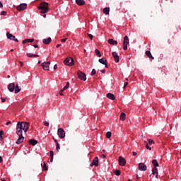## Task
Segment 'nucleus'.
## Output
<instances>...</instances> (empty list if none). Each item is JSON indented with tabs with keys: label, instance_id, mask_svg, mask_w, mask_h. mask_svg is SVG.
<instances>
[{
	"label": "nucleus",
	"instance_id": "5",
	"mask_svg": "<svg viewBox=\"0 0 181 181\" xmlns=\"http://www.w3.org/2000/svg\"><path fill=\"white\" fill-rule=\"evenodd\" d=\"M129 44V39L128 38V36L125 35L124 37V42H123L124 50H127L128 49Z\"/></svg>",
	"mask_w": 181,
	"mask_h": 181
},
{
	"label": "nucleus",
	"instance_id": "36",
	"mask_svg": "<svg viewBox=\"0 0 181 181\" xmlns=\"http://www.w3.org/2000/svg\"><path fill=\"white\" fill-rule=\"evenodd\" d=\"M95 73H97V71H95V69H93L90 74V76H94V74H95Z\"/></svg>",
	"mask_w": 181,
	"mask_h": 181
},
{
	"label": "nucleus",
	"instance_id": "54",
	"mask_svg": "<svg viewBox=\"0 0 181 181\" xmlns=\"http://www.w3.org/2000/svg\"><path fill=\"white\" fill-rule=\"evenodd\" d=\"M136 179H141V177H139L138 175H136Z\"/></svg>",
	"mask_w": 181,
	"mask_h": 181
},
{
	"label": "nucleus",
	"instance_id": "18",
	"mask_svg": "<svg viewBox=\"0 0 181 181\" xmlns=\"http://www.w3.org/2000/svg\"><path fill=\"white\" fill-rule=\"evenodd\" d=\"M50 42H52V38L50 37L47 39L42 40V43H44V45H49Z\"/></svg>",
	"mask_w": 181,
	"mask_h": 181
},
{
	"label": "nucleus",
	"instance_id": "59",
	"mask_svg": "<svg viewBox=\"0 0 181 181\" xmlns=\"http://www.w3.org/2000/svg\"><path fill=\"white\" fill-rule=\"evenodd\" d=\"M9 124H11V122H8L6 124V125H9Z\"/></svg>",
	"mask_w": 181,
	"mask_h": 181
},
{
	"label": "nucleus",
	"instance_id": "22",
	"mask_svg": "<svg viewBox=\"0 0 181 181\" xmlns=\"http://www.w3.org/2000/svg\"><path fill=\"white\" fill-rule=\"evenodd\" d=\"M15 94H18V93H19L21 91V86H19V85L16 84L15 88Z\"/></svg>",
	"mask_w": 181,
	"mask_h": 181
},
{
	"label": "nucleus",
	"instance_id": "62",
	"mask_svg": "<svg viewBox=\"0 0 181 181\" xmlns=\"http://www.w3.org/2000/svg\"><path fill=\"white\" fill-rule=\"evenodd\" d=\"M3 139V136H0V139Z\"/></svg>",
	"mask_w": 181,
	"mask_h": 181
},
{
	"label": "nucleus",
	"instance_id": "30",
	"mask_svg": "<svg viewBox=\"0 0 181 181\" xmlns=\"http://www.w3.org/2000/svg\"><path fill=\"white\" fill-rule=\"evenodd\" d=\"M95 54L98 57H101V52H100V50L95 49Z\"/></svg>",
	"mask_w": 181,
	"mask_h": 181
},
{
	"label": "nucleus",
	"instance_id": "13",
	"mask_svg": "<svg viewBox=\"0 0 181 181\" xmlns=\"http://www.w3.org/2000/svg\"><path fill=\"white\" fill-rule=\"evenodd\" d=\"M28 8V5L26 4H21L17 6V11H24Z\"/></svg>",
	"mask_w": 181,
	"mask_h": 181
},
{
	"label": "nucleus",
	"instance_id": "37",
	"mask_svg": "<svg viewBox=\"0 0 181 181\" xmlns=\"http://www.w3.org/2000/svg\"><path fill=\"white\" fill-rule=\"evenodd\" d=\"M148 142L150 145H152V144H153V140L151 139H148Z\"/></svg>",
	"mask_w": 181,
	"mask_h": 181
},
{
	"label": "nucleus",
	"instance_id": "3",
	"mask_svg": "<svg viewBox=\"0 0 181 181\" xmlns=\"http://www.w3.org/2000/svg\"><path fill=\"white\" fill-rule=\"evenodd\" d=\"M64 63L66 66H73L74 64V59H73L71 57H66Z\"/></svg>",
	"mask_w": 181,
	"mask_h": 181
},
{
	"label": "nucleus",
	"instance_id": "32",
	"mask_svg": "<svg viewBox=\"0 0 181 181\" xmlns=\"http://www.w3.org/2000/svg\"><path fill=\"white\" fill-rule=\"evenodd\" d=\"M115 175H116V176H119V175H121V171H119V170H117L115 172Z\"/></svg>",
	"mask_w": 181,
	"mask_h": 181
},
{
	"label": "nucleus",
	"instance_id": "45",
	"mask_svg": "<svg viewBox=\"0 0 181 181\" xmlns=\"http://www.w3.org/2000/svg\"><path fill=\"white\" fill-rule=\"evenodd\" d=\"M59 94L63 96L64 94H63V90H59Z\"/></svg>",
	"mask_w": 181,
	"mask_h": 181
},
{
	"label": "nucleus",
	"instance_id": "2",
	"mask_svg": "<svg viewBox=\"0 0 181 181\" xmlns=\"http://www.w3.org/2000/svg\"><path fill=\"white\" fill-rule=\"evenodd\" d=\"M38 9H40V13H42V16L43 18H46V13H47V12H49V3L42 2L40 4Z\"/></svg>",
	"mask_w": 181,
	"mask_h": 181
},
{
	"label": "nucleus",
	"instance_id": "44",
	"mask_svg": "<svg viewBox=\"0 0 181 181\" xmlns=\"http://www.w3.org/2000/svg\"><path fill=\"white\" fill-rule=\"evenodd\" d=\"M66 40H67V38H64L61 40V42H62V43H64V42H66Z\"/></svg>",
	"mask_w": 181,
	"mask_h": 181
},
{
	"label": "nucleus",
	"instance_id": "9",
	"mask_svg": "<svg viewBox=\"0 0 181 181\" xmlns=\"http://www.w3.org/2000/svg\"><path fill=\"white\" fill-rule=\"evenodd\" d=\"M138 168H139V170L145 172V170L148 169V167H146V165H145L144 163H139Z\"/></svg>",
	"mask_w": 181,
	"mask_h": 181
},
{
	"label": "nucleus",
	"instance_id": "41",
	"mask_svg": "<svg viewBox=\"0 0 181 181\" xmlns=\"http://www.w3.org/2000/svg\"><path fill=\"white\" fill-rule=\"evenodd\" d=\"M146 149H149V151H151V149H152V148H151V147L148 145V143H146Z\"/></svg>",
	"mask_w": 181,
	"mask_h": 181
},
{
	"label": "nucleus",
	"instance_id": "34",
	"mask_svg": "<svg viewBox=\"0 0 181 181\" xmlns=\"http://www.w3.org/2000/svg\"><path fill=\"white\" fill-rule=\"evenodd\" d=\"M56 149L57 152H59V150L60 149V144H59V143L56 144Z\"/></svg>",
	"mask_w": 181,
	"mask_h": 181
},
{
	"label": "nucleus",
	"instance_id": "49",
	"mask_svg": "<svg viewBox=\"0 0 181 181\" xmlns=\"http://www.w3.org/2000/svg\"><path fill=\"white\" fill-rule=\"evenodd\" d=\"M133 156H136V155H137V153L136 152H135V151H133Z\"/></svg>",
	"mask_w": 181,
	"mask_h": 181
},
{
	"label": "nucleus",
	"instance_id": "57",
	"mask_svg": "<svg viewBox=\"0 0 181 181\" xmlns=\"http://www.w3.org/2000/svg\"><path fill=\"white\" fill-rule=\"evenodd\" d=\"M50 162H53V157H50Z\"/></svg>",
	"mask_w": 181,
	"mask_h": 181
},
{
	"label": "nucleus",
	"instance_id": "23",
	"mask_svg": "<svg viewBox=\"0 0 181 181\" xmlns=\"http://www.w3.org/2000/svg\"><path fill=\"white\" fill-rule=\"evenodd\" d=\"M103 13H105V15H110V8L109 7L104 8Z\"/></svg>",
	"mask_w": 181,
	"mask_h": 181
},
{
	"label": "nucleus",
	"instance_id": "35",
	"mask_svg": "<svg viewBox=\"0 0 181 181\" xmlns=\"http://www.w3.org/2000/svg\"><path fill=\"white\" fill-rule=\"evenodd\" d=\"M49 156L50 158H53V156H54V153L53 152V151H49Z\"/></svg>",
	"mask_w": 181,
	"mask_h": 181
},
{
	"label": "nucleus",
	"instance_id": "7",
	"mask_svg": "<svg viewBox=\"0 0 181 181\" xmlns=\"http://www.w3.org/2000/svg\"><path fill=\"white\" fill-rule=\"evenodd\" d=\"M6 36H7V39H9L10 40H13L14 42H19V40H18V38H16L15 37V35H12L11 33H6Z\"/></svg>",
	"mask_w": 181,
	"mask_h": 181
},
{
	"label": "nucleus",
	"instance_id": "61",
	"mask_svg": "<svg viewBox=\"0 0 181 181\" xmlns=\"http://www.w3.org/2000/svg\"><path fill=\"white\" fill-rule=\"evenodd\" d=\"M19 63H20L21 66H23V63H22V62H19Z\"/></svg>",
	"mask_w": 181,
	"mask_h": 181
},
{
	"label": "nucleus",
	"instance_id": "28",
	"mask_svg": "<svg viewBox=\"0 0 181 181\" xmlns=\"http://www.w3.org/2000/svg\"><path fill=\"white\" fill-rule=\"evenodd\" d=\"M152 175H158V168L153 167L152 169Z\"/></svg>",
	"mask_w": 181,
	"mask_h": 181
},
{
	"label": "nucleus",
	"instance_id": "11",
	"mask_svg": "<svg viewBox=\"0 0 181 181\" xmlns=\"http://www.w3.org/2000/svg\"><path fill=\"white\" fill-rule=\"evenodd\" d=\"M112 57L115 59V63H119V56L118 55V53L116 52H112Z\"/></svg>",
	"mask_w": 181,
	"mask_h": 181
},
{
	"label": "nucleus",
	"instance_id": "17",
	"mask_svg": "<svg viewBox=\"0 0 181 181\" xmlns=\"http://www.w3.org/2000/svg\"><path fill=\"white\" fill-rule=\"evenodd\" d=\"M107 43H109V45H112L113 46L118 45V42L114 39H109Z\"/></svg>",
	"mask_w": 181,
	"mask_h": 181
},
{
	"label": "nucleus",
	"instance_id": "48",
	"mask_svg": "<svg viewBox=\"0 0 181 181\" xmlns=\"http://www.w3.org/2000/svg\"><path fill=\"white\" fill-rule=\"evenodd\" d=\"M127 86H128V82H125V83H124V88H125V87H127Z\"/></svg>",
	"mask_w": 181,
	"mask_h": 181
},
{
	"label": "nucleus",
	"instance_id": "53",
	"mask_svg": "<svg viewBox=\"0 0 181 181\" xmlns=\"http://www.w3.org/2000/svg\"><path fill=\"white\" fill-rule=\"evenodd\" d=\"M0 8H4V4L0 2Z\"/></svg>",
	"mask_w": 181,
	"mask_h": 181
},
{
	"label": "nucleus",
	"instance_id": "16",
	"mask_svg": "<svg viewBox=\"0 0 181 181\" xmlns=\"http://www.w3.org/2000/svg\"><path fill=\"white\" fill-rule=\"evenodd\" d=\"M98 62L99 63H101V64H104L106 68H108L107 62V59H105V58L99 59Z\"/></svg>",
	"mask_w": 181,
	"mask_h": 181
},
{
	"label": "nucleus",
	"instance_id": "39",
	"mask_svg": "<svg viewBox=\"0 0 181 181\" xmlns=\"http://www.w3.org/2000/svg\"><path fill=\"white\" fill-rule=\"evenodd\" d=\"M0 15L3 16H6V11H1Z\"/></svg>",
	"mask_w": 181,
	"mask_h": 181
},
{
	"label": "nucleus",
	"instance_id": "20",
	"mask_svg": "<svg viewBox=\"0 0 181 181\" xmlns=\"http://www.w3.org/2000/svg\"><path fill=\"white\" fill-rule=\"evenodd\" d=\"M106 97L107 98H109V100H115V96L114 95V94H112V93H107V95H106Z\"/></svg>",
	"mask_w": 181,
	"mask_h": 181
},
{
	"label": "nucleus",
	"instance_id": "40",
	"mask_svg": "<svg viewBox=\"0 0 181 181\" xmlns=\"http://www.w3.org/2000/svg\"><path fill=\"white\" fill-rule=\"evenodd\" d=\"M44 125H45V127H49V122L45 121V122H44Z\"/></svg>",
	"mask_w": 181,
	"mask_h": 181
},
{
	"label": "nucleus",
	"instance_id": "43",
	"mask_svg": "<svg viewBox=\"0 0 181 181\" xmlns=\"http://www.w3.org/2000/svg\"><path fill=\"white\" fill-rule=\"evenodd\" d=\"M1 103H5V101H6L7 98H1Z\"/></svg>",
	"mask_w": 181,
	"mask_h": 181
},
{
	"label": "nucleus",
	"instance_id": "51",
	"mask_svg": "<svg viewBox=\"0 0 181 181\" xmlns=\"http://www.w3.org/2000/svg\"><path fill=\"white\" fill-rule=\"evenodd\" d=\"M2 135H4V132L1 130L0 131V136H2Z\"/></svg>",
	"mask_w": 181,
	"mask_h": 181
},
{
	"label": "nucleus",
	"instance_id": "60",
	"mask_svg": "<svg viewBox=\"0 0 181 181\" xmlns=\"http://www.w3.org/2000/svg\"><path fill=\"white\" fill-rule=\"evenodd\" d=\"M102 158H107V156L103 154V155H102Z\"/></svg>",
	"mask_w": 181,
	"mask_h": 181
},
{
	"label": "nucleus",
	"instance_id": "12",
	"mask_svg": "<svg viewBox=\"0 0 181 181\" xmlns=\"http://www.w3.org/2000/svg\"><path fill=\"white\" fill-rule=\"evenodd\" d=\"M18 136V140L16 141V144L18 145H21V144H22V142H23V139H25V137H23V135L21 134H17Z\"/></svg>",
	"mask_w": 181,
	"mask_h": 181
},
{
	"label": "nucleus",
	"instance_id": "24",
	"mask_svg": "<svg viewBox=\"0 0 181 181\" xmlns=\"http://www.w3.org/2000/svg\"><path fill=\"white\" fill-rule=\"evenodd\" d=\"M26 56H27V57H39L38 54H34L32 53H27Z\"/></svg>",
	"mask_w": 181,
	"mask_h": 181
},
{
	"label": "nucleus",
	"instance_id": "56",
	"mask_svg": "<svg viewBox=\"0 0 181 181\" xmlns=\"http://www.w3.org/2000/svg\"><path fill=\"white\" fill-rule=\"evenodd\" d=\"M61 46H62L61 44H58V45H57V47L59 48V47H61Z\"/></svg>",
	"mask_w": 181,
	"mask_h": 181
},
{
	"label": "nucleus",
	"instance_id": "46",
	"mask_svg": "<svg viewBox=\"0 0 181 181\" xmlns=\"http://www.w3.org/2000/svg\"><path fill=\"white\" fill-rule=\"evenodd\" d=\"M25 43H28V39L23 40V44L25 45Z\"/></svg>",
	"mask_w": 181,
	"mask_h": 181
},
{
	"label": "nucleus",
	"instance_id": "55",
	"mask_svg": "<svg viewBox=\"0 0 181 181\" xmlns=\"http://www.w3.org/2000/svg\"><path fill=\"white\" fill-rule=\"evenodd\" d=\"M100 71H101V73H105V69H103Z\"/></svg>",
	"mask_w": 181,
	"mask_h": 181
},
{
	"label": "nucleus",
	"instance_id": "25",
	"mask_svg": "<svg viewBox=\"0 0 181 181\" xmlns=\"http://www.w3.org/2000/svg\"><path fill=\"white\" fill-rule=\"evenodd\" d=\"M146 55L149 57V59H152L153 60L155 59L153 56L152 54L151 53V51H146Z\"/></svg>",
	"mask_w": 181,
	"mask_h": 181
},
{
	"label": "nucleus",
	"instance_id": "52",
	"mask_svg": "<svg viewBox=\"0 0 181 181\" xmlns=\"http://www.w3.org/2000/svg\"><path fill=\"white\" fill-rule=\"evenodd\" d=\"M3 159H2V156H0V163H2Z\"/></svg>",
	"mask_w": 181,
	"mask_h": 181
},
{
	"label": "nucleus",
	"instance_id": "8",
	"mask_svg": "<svg viewBox=\"0 0 181 181\" xmlns=\"http://www.w3.org/2000/svg\"><path fill=\"white\" fill-rule=\"evenodd\" d=\"M43 70H49L50 69V62H43L41 64Z\"/></svg>",
	"mask_w": 181,
	"mask_h": 181
},
{
	"label": "nucleus",
	"instance_id": "29",
	"mask_svg": "<svg viewBox=\"0 0 181 181\" xmlns=\"http://www.w3.org/2000/svg\"><path fill=\"white\" fill-rule=\"evenodd\" d=\"M69 87H70V83L67 82L66 85L62 90H63V91H64L65 90H67V88H69Z\"/></svg>",
	"mask_w": 181,
	"mask_h": 181
},
{
	"label": "nucleus",
	"instance_id": "63",
	"mask_svg": "<svg viewBox=\"0 0 181 181\" xmlns=\"http://www.w3.org/2000/svg\"><path fill=\"white\" fill-rule=\"evenodd\" d=\"M156 177L158 178V174H156Z\"/></svg>",
	"mask_w": 181,
	"mask_h": 181
},
{
	"label": "nucleus",
	"instance_id": "64",
	"mask_svg": "<svg viewBox=\"0 0 181 181\" xmlns=\"http://www.w3.org/2000/svg\"><path fill=\"white\" fill-rule=\"evenodd\" d=\"M1 181H5V180H1Z\"/></svg>",
	"mask_w": 181,
	"mask_h": 181
},
{
	"label": "nucleus",
	"instance_id": "47",
	"mask_svg": "<svg viewBox=\"0 0 181 181\" xmlns=\"http://www.w3.org/2000/svg\"><path fill=\"white\" fill-rule=\"evenodd\" d=\"M53 140L54 141L55 144H59V142H57V139H54V137H53Z\"/></svg>",
	"mask_w": 181,
	"mask_h": 181
},
{
	"label": "nucleus",
	"instance_id": "42",
	"mask_svg": "<svg viewBox=\"0 0 181 181\" xmlns=\"http://www.w3.org/2000/svg\"><path fill=\"white\" fill-rule=\"evenodd\" d=\"M88 36L90 39V40H93V35L88 33Z\"/></svg>",
	"mask_w": 181,
	"mask_h": 181
},
{
	"label": "nucleus",
	"instance_id": "10",
	"mask_svg": "<svg viewBox=\"0 0 181 181\" xmlns=\"http://www.w3.org/2000/svg\"><path fill=\"white\" fill-rule=\"evenodd\" d=\"M127 164V160L122 156H119V166H125Z\"/></svg>",
	"mask_w": 181,
	"mask_h": 181
},
{
	"label": "nucleus",
	"instance_id": "19",
	"mask_svg": "<svg viewBox=\"0 0 181 181\" xmlns=\"http://www.w3.org/2000/svg\"><path fill=\"white\" fill-rule=\"evenodd\" d=\"M76 4L79 6H83V5L86 4V1L84 0H76Z\"/></svg>",
	"mask_w": 181,
	"mask_h": 181
},
{
	"label": "nucleus",
	"instance_id": "4",
	"mask_svg": "<svg viewBox=\"0 0 181 181\" xmlns=\"http://www.w3.org/2000/svg\"><path fill=\"white\" fill-rule=\"evenodd\" d=\"M57 134L58 136H59L61 139H64V138L66 137V132H64V129H63V128H59Z\"/></svg>",
	"mask_w": 181,
	"mask_h": 181
},
{
	"label": "nucleus",
	"instance_id": "27",
	"mask_svg": "<svg viewBox=\"0 0 181 181\" xmlns=\"http://www.w3.org/2000/svg\"><path fill=\"white\" fill-rule=\"evenodd\" d=\"M152 163H153L154 168H158V167H159V163H158V160H152Z\"/></svg>",
	"mask_w": 181,
	"mask_h": 181
},
{
	"label": "nucleus",
	"instance_id": "58",
	"mask_svg": "<svg viewBox=\"0 0 181 181\" xmlns=\"http://www.w3.org/2000/svg\"><path fill=\"white\" fill-rule=\"evenodd\" d=\"M33 47H35V48L39 47V46L37 45H34Z\"/></svg>",
	"mask_w": 181,
	"mask_h": 181
},
{
	"label": "nucleus",
	"instance_id": "26",
	"mask_svg": "<svg viewBox=\"0 0 181 181\" xmlns=\"http://www.w3.org/2000/svg\"><path fill=\"white\" fill-rule=\"evenodd\" d=\"M127 117V115H125L124 112H122L120 115V119L121 121H125V117Z\"/></svg>",
	"mask_w": 181,
	"mask_h": 181
},
{
	"label": "nucleus",
	"instance_id": "33",
	"mask_svg": "<svg viewBox=\"0 0 181 181\" xmlns=\"http://www.w3.org/2000/svg\"><path fill=\"white\" fill-rule=\"evenodd\" d=\"M42 170H47V166H46V163L44 162V165L42 166Z\"/></svg>",
	"mask_w": 181,
	"mask_h": 181
},
{
	"label": "nucleus",
	"instance_id": "38",
	"mask_svg": "<svg viewBox=\"0 0 181 181\" xmlns=\"http://www.w3.org/2000/svg\"><path fill=\"white\" fill-rule=\"evenodd\" d=\"M27 42L32 43L33 42H35V39H27Z\"/></svg>",
	"mask_w": 181,
	"mask_h": 181
},
{
	"label": "nucleus",
	"instance_id": "1",
	"mask_svg": "<svg viewBox=\"0 0 181 181\" xmlns=\"http://www.w3.org/2000/svg\"><path fill=\"white\" fill-rule=\"evenodd\" d=\"M29 125L30 124L28 122H19L16 125V134L17 135H21L22 131H24L25 134H26L29 129Z\"/></svg>",
	"mask_w": 181,
	"mask_h": 181
},
{
	"label": "nucleus",
	"instance_id": "6",
	"mask_svg": "<svg viewBox=\"0 0 181 181\" xmlns=\"http://www.w3.org/2000/svg\"><path fill=\"white\" fill-rule=\"evenodd\" d=\"M77 74L80 80H82L83 81H86V80H87L86 74L83 73L81 71H78Z\"/></svg>",
	"mask_w": 181,
	"mask_h": 181
},
{
	"label": "nucleus",
	"instance_id": "21",
	"mask_svg": "<svg viewBox=\"0 0 181 181\" xmlns=\"http://www.w3.org/2000/svg\"><path fill=\"white\" fill-rule=\"evenodd\" d=\"M29 144L32 145L33 146H35V145L37 144V140L35 139H30L29 140Z\"/></svg>",
	"mask_w": 181,
	"mask_h": 181
},
{
	"label": "nucleus",
	"instance_id": "15",
	"mask_svg": "<svg viewBox=\"0 0 181 181\" xmlns=\"http://www.w3.org/2000/svg\"><path fill=\"white\" fill-rule=\"evenodd\" d=\"M90 166L91 168H93V166H98V157H95L93 160L92 163L90 165Z\"/></svg>",
	"mask_w": 181,
	"mask_h": 181
},
{
	"label": "nucleus",
	"instance_id": "31",
	"mask_svg": "<svg viewBox=\"0 0 181 181\" xmlns=\"http://www.w3.org/2000/svg\"><path fill=\"white\" fill-rule=\"evenodd\" d=\"M111 135H112L111 132H107L106 133V138H107V139L111 138Z\"/></svg>",
	"mask_w": 181,
	"mask_h": 181
},
{
	"label": "nucleus",
	"instance_id": "50",
	"mask_svg": "<svg viewBox=\"0 0 181 181\" xmlns=\"http://www.w3.org/2000/svg\"><path fill=\"white\" fill-rule=\"evenodd\" d=\"M54 70H57V64H55V65L54 66Z\"/></svg>",
	"mask_w": 181,
	"mask_h": 181
},
{
	"label": "nucleus",
	"instance_id": "14",
	"mask_svg": "<svg viewBox=\"0 0 181 181\" xmlns=\"http://www.w3.org/2000/svg\"><path fill=\"white\" fill-rule=\"evenodd\" d=\"M8 90L10 93H13L15 91V83H11L8 85Z\"/></svg>",
	"mask_w": 181,
	"mask_h": 181
}]
</instances>
